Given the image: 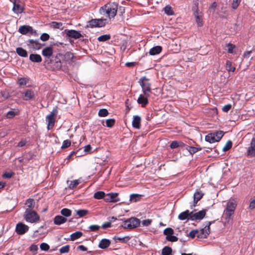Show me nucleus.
<instances>
[{"mask_svg":"<svg viewBox=\"0 0 255 255\" xmlns=\"http://www.w3.org/2000/svg\"><path fill=\"white\" fill-rule=\"evenodd\" d=\"M118 4L115 2L107 3L100 9V13L110 19L114 18L117 12Z\"/></svg>","mask_w":255,"mask_h":255,"instance_id":"f257e3e1","label":"nucleus"},{"mask_svg":"<svg viewBox=\"0 0 255 255\" xmlns=\"http://www.w3.org/2000/svg\"><path fill=\"white\" fill-rule=\"evenodd\" d=\"M237 205V201L234 199H230L227 203L226 207L224 211V218L227 223L232 220V217Z\"/></svg>","mask_w":255,"mask_h":255,"instance_id":"f03ea898","label":"nucleus"},{"mask_svg":"<svg viewBox=\"0 0 255 255\" xmlns=\"http://www.w3.org/2000/svg\"><path fill=\"white\" fill-rule=\"evenodd\" d=\"M23 216L26 222L30 223H38L40 219L39 215L35 210L24 212Z\"/></svg>","mask_w":255,"mask_h":255,"instance_id":"7ed1b4c3","label":"nucleus"},{"mask_svg":"<svg viewBox=\"0 0 255 255\" xmlns=\"http://www.w3.org/2000/svg\"><path fill=\"white\" fill-rule=\"evenodd\" d=\"M140 86L142 88V92L146 97H149L151 93V85L149 82V79L145 77L141 78L138 81Z\"/></svg>","mask_w":255,"mask_h":255,"instance_id":"20e7f679","label":"nucleus"},{"mask_svg":"<svg viewBox=\"0 0 255 255\" xmlns=\"http://www.w3.org/2000/svg\"><path fill=\"white\" fill-rule=\"evenodd\" d=\"M224 132L223 131H217L210 133L205 136V140L210 143L218 142L223 137Z\"/></svg>","mask_w":255,"mask_h":255,"instance_id":"39448f33","label":"nucleus"},{"mask_svg":"<svg viewBox=\"0 0 255 255\" xmlns=\"http://www.w3.org/2000/svg\"><path fill=\"white\" fill-rule=\"evenodd\" d=\"M140 220L136 218H130L124 221L122 227L127 229H132L138 227L140 225Z\"/></svg>","mask_w":255,"mask_h":255,"instance_id":"423d86ee","label":"nucleus"},{"mask_svg":"<svg viewBox=\"0 0 255 255\" xmlns=\"http://www.w3.org/2000/svg\"><path fill=\"white\" fill-rule=\"evenodd\" d=\"M57 114V110L56 108L53 109L50 114L46 117V121L48 122L47 129H51L54 126L55 122V116Z\"/></svg>","mask_w":255,"mask_h":255,"instance_id":"0eeeda50","label":"nucleus"},{"mask_svg":"<svg viewBox=\"0 0 255 255\" xmlns=\"http://www.w3.org/2000/svg\"><path fill=\"white\" fill-rule=\"evenodd\" d=\"M107 19L105 18L93 19L89 22L91 27H102L105 25Z\"/></svg>","mask_w":255,"mask_h":255,"instance_id":"6e6552de","label":"nucleus"},{"mask_svg":"<svg viewBox=\"0 0 255 255\" xmlns=\"http://www.w3.org/2000/svg\"><path fill=\"white\" fill-rule=\"evenodd\" d=\"M21 98L24 101H29L35 97L34 92L31 89H26L21 92Z\"/></svg>","mask_w":255,"mask_h":255,"instance_id":"1a4fd4ad","label":"nucleus"},{"mask_svg":"<svg viewBox=\"0 0 255 255\" xmlns=\"http://www.w3.org/2000/svg\"><path fill=\"white\" fill-rule=\"evenodd\" d=\"M211 222H209L207 225L203 229L198 231L197 237L199 238H205L210 233V226Z\"/></svg>","mask_w":255,"mask_h":255,"instance_id":"9d476101","label":"nucleus"},{"mask_svg":"<svg viewBox=\"0 0 255 255\" xmlns=\"http://www.w3.org/2000/svg\"><path fill=\"white\" fill-rule=\"evenodd\" d=\"M29 229V227L24 224L19 222L17 224L15 228V232L18 235H23L26 233Z\"/></svg>","mask_w":255,"mask_h":255,"instance_id":"9b49d317","label":"nucleus"},{"mask_svg":"<svg viewBox=\"0 0 255 255\" xmlns=\"http://www.w3.org/2000/svg\"><path fill=\"white\" fill-rule=\"evenodd\" d=\"M35 202L33 199L29 198L27 199L24 203V212L34 211L35 208Z\"/></svg>","mask_w":255,"mask_h":255,"instance_id":"f8f14e48","label":"nucleus"},{"mask_svg":"<svg viewBox=\"0 0 255 255\" xmlns=\"http://www.w3.org/2000/svg\"><path fill=\"white\" fill-rule=\"evenodd\" d=\"M206 213V210H203L196 213L191 212V220L192 221L202 220L205 217Z\"/></svg>","mask_w":255,"mask_h":255,"instance_id":"ddd939ff","label":"nucleus"},{"mask_svg":"<svg viewBox=\"0 0 255 255\" xmlns=\"http://www.w3.org/2000/svg\"><path fill=\"white\" fill-rule=\"evenodd\" d=\"M18 31L22 34H26L30 33L31 34H36L35 31L33 30L32 27L29 25H22L19 27Z\"/></svg>","mask_w":255,"mask_h":255,"instance_id":"4468645a","label":"nucleus"},{"mask_svg":"<svg viewBox=\"0 0 255 255\" xmlns=\"http://www.w3.org/2000/svg\"><path fill=\"white\" fill-rule=\"evenodd\" d=\"M13 8L12 10L15 13L19 14L23 12L24 8L22 5V3L18 0V2L16 0L13 2Z\"/></svg>","mask_w":255,"mask_h":255,"instance_id":"2eb2a0df","label":"nucleus"},{"mask_svg":"<svg viewBox=\"0 0 255 255\" xmlns=\"http://www.w3.org/2000/svg\"><path fill=\"white\" fill-rule=\"evenodd\" d=\"M104 200L109 202H116L120 200L118 194L117 193H110L105 195Z\"/></svg>","mask_w":255,"mask_h":255,"instance_id":"dca6fc26","label":"nucleus"},{"mask_svg":"<svg viewBox=\"0 0 255 255\" xmlns=\"http://www.w3.org/2000/svg\"><path fill=\"white\" fill-rule=\"evenodd\" d=\"M27 44L35 49H39L44 44H41L39 42V40L29 39L27 41Z\"/></svg>","mask_w":255,"mask_h":255,"instance_id":"f3484780","label":"nucleus"},{"mask_svg":"<svg viewBox=\"0 0 255 255\" xmlns=\"http://www.w3.org/2000/svg\"><path fill=\"white\" fill-rule=\"evenodd\" d=\"M254 136H255V134ZM248 155L250 156H255V137L252 139L250 146L248 149Z\"/></svg>","mask_w":255,"mask_h":255,"instance_id":"a211bd4d","label":"nucleus"},{"mask_svg":"<svg viewBox=\"0 0 255 255\" xmlns=\"http://www.w3.org/2000/svg\"><path fill=\"white\" fill-rule=\"evenodd\" d=\"M66 35L74 39L80 38V32L75 30H65Z\"/></svg>","mask_w":255,"mask_h":255,"instance_id":"6ab92c4d","label":"nucleus"},{"mask_svg":"<svg viewBox=\"0 0 255 255\" xmlns=\"http://www.w3.org/2000/svg\"><path fill=\"white\" fill-rule=\"evenodd\" d=\"M53 50L51 47H46L42 51V54L47 58H49L53 54Z\"/></svg>","mask_w":255,"mask_h":255,"instance_id":"aec40b11","label":"nucleus"},{"mask_svg":"<svg viewBox=\"0 0 255 255\" xmlns=\"http://www.w3.org/2000/svg\"><path fill=\"white\" fill-rule=\"evenodd\" d=\"M191 212H190L189 210H186L178 215V219L180 220H191Z\"/></svg>","mask_w":255,"mask_h":255,"instance_id":"412c9836","label":"nucleus"},{"mask_svg":"<svg viewBox=\"0 0 255 255\" xmlns=\"http://www.w3.org/2000/svg\"><path fill=\"white\" fill-rule=\"evenodd\" d=\"M67 221V218L60 215H57L55 216L53 220L54 223L57 225H60L61 224L65 223V222H66Z\"/></svg>","mask_w":255,"mask_h":255,"instance_id":"4be33fe9","label":"nucleus"},{"mask_svg":"<svg viewBox=\"0 0 255 255\" xmlns=\"http://www.w3.org/2000/svg\"><path fill=\"white\" fill-rule=\"evenodd\" d=\"M148 97H146L144 94H140L137 99V103L141 104L142 107H144L148 104Z\"/></svg>","mask_w":255,"mask_h":255,"instance_id":"5701e85b","label":"nucleus"},{"mask_svg":"<svg viewBox=\"0 0 255 255\" xmlns=\"http://www.w3.org/2000/svg\"><path fill=\"white\" fill-rule=\"evenodd\" d=\"M194 14L196 18V21L198 26H200L203 25L202 22V13L198 10L194 11Z\"/></svg>","mask_w":255,"mask_h":255,"instance_id":"b1692460","label":"nucleus"},{"mask_svg":"<svg viewBox=\"0 0 255 255\" xmlns=\"http://www.w3.org/2000/svg\"><path fill=\"white\" fill-rule=\"evenodd\" d=\"M140 117L138 116H134L133 118L132 125L134 128L139 129L140 128Z\"/></svg>","mask_w":255,"mask_h":255,"instance_id":"393cba45","label":"nucleus"},{"mask_svg":"<svg viewBox=\"0 0 255 255\" xmlns=\"http://www.w3.org/2000/svg\"><path fill=\"white\" fill-rule=\"evenodd\" d=\"M162 51V47L160 46H156L151 48L149 51V54L150 55H155L159 54Z\"/></svg>","mask_w":255,"mask_h":255,"instance_id":"a878e982","label":"nucleus"},{"mask_svg":"<svg viewBox=\"0 0 255 255\" xmlns=\"http://www.w3.org/2000/svg\"><path fill=\"white\" fill-rule=\"evenodd\" d=\"M43 226H41L38 229L34 232L33 236L35 238H42L45 236L46 232L42 231Z\"/></svg>","mask_w":255,"mask_h":255,"instance_id":"bb28decb","label":"nucleus"},{"mask_svg":"<svg viewBox=\"0 0 255 255\" xmlns=\"http://www.w3.org/2000/svg\"><path fill=\"white\" fill-rule=\"evenodd\" d=\"M29 59L32 62L36 63H39L42 61L41 56L37 54H31L29 55Z\"/></svg>","mask_w":255,"mask_h":255,"instance_id":"cd10ccee","label":"nucleus"},{"mask_svg":"<svg viewBox=\"0 0 255 255\" xmlns=\"http://www.w3.org/2000/svg\"><path fill=\"white\" fill-rule=\"evenodd\" d=\"M63 24L61 22L52 21L49 23L50 27L54 29L62 30L64 28Z\"/></svg>","mask_w":255,"mask_h":255,"instance_id":"c85d7f7f","label":"nucleus"},{"mask_svg":"<svg viewBox=\"0 0 255 255\" xmlns=\"http://www.w3.org/2000/svg\"><path fill=\"white\" fill-rule=\"evenodd\" d=\"M110 240L106 239H102L99 244V247L101 249H105L110 246Z\"/></svg>","mask_w":255,"mask_h":255,"instance_id":"c756f323","label":"nucleus"},{"mask_svg":"<svg viewBox=\"0 0 255 255\" xmlns=\"http://www.w3.org/2000/svg\"><path fill=\"white\" fill-rule=\"evenodd\" d=\"M17 54L22 57H26L28 56V53L26 50L22 47H17L16 48Z\"/></svg>","mask_w":255,"mask_h":255,"instance_id":"7c9ffc66","label":"nucleus"},{"mask_svg":"<svg viewBox=\"0 0 255 255\" xmlns=\"http://www.w3.org/2000/svg\"><path fill=\"white\" fill-rule=\"evenodd\" d=\"M83 151L81 153V156H84L88 154L92 153L94 151L93 148L90 144L85 146L84 147Z\"/></svg>","mask_w":255,"mask_h":255,"instance_id":"2f4dec72","label":"nucleus"},{"mask_svg":"<svg viewBox=\"0 0 255 255\" xmlns=\"http://www.w3.org/2000/svg\"><path fill=\"white\" fill-rule=\"evenodd\" d=\"M142 195L138 194H132L130 196V201L131 202H136L139 201Z\"/></svg>","mask_w":255,"mask_h":255,"instance_id":"473e14b6","label":"nucleus"},{"mask_svg":"<svg viewBox=\"0 0 255 255\" xmlns=\"http://www.w3.org/2000/svg\"><path fill=\"white\" fill-rule=\"evenodd\" d=\"M203 195V194L201 192L197 191L195 192L194 194V202L197 203L202 198Z\"/></svg>","mask_w":255,"mask_h":255,"instance_id":"72a5a7b5","label":"nucleus"},{"mask_svg":"<svg viewBox=\"0 0 255 255\" xmlns=\"http://www.w3.org/2000/svg\"><path fill=\"white\" fill-rule=\"evenodd\" d=\"M61 214L62 215V216L64 217H68L71 215V211L67 208H63L60 211Z\"/></svg>","mask_w":255,"mask_h":255,"instance_id":"f704fd0d","label":"nucleus"},{"mask_svg":"<svg viewBox=\"0 0 255 255\" xmlns=\"http://www.w3.org/2000/svg\"><path fill=\"white\" fill-rule=\"evenodd\" d=\"M184 145V144L181 141H172L170 145V147L171 148H175L176 147H178L179 146H183Z\"/></svg>","mask_w":255,"mask_h":255,"instance_id":"c9c22d12","label":"nucleus"},{"mask_svg":"<svg viewBox=\"0 0 255 255\" xmlns=\"http://www.w3.org/2000/svg\"><path fill=\"white\" fill-rule=\"evenodd\" d=\"M226 68L229 72H233L235 70V67L234 66H232V62L230 61H227L226 65Z\"/></svg>","mask_w":255,"mask_h":255,"instance_id":"e433bc0d","label":"nucleus"},{"mask_svg":"<svg viewBox=\"0 0 255 255\" xmlns=\"http://www.w3.org/2000/svg\"><path fill=\"white\" fill-rule=\"evenodd\" d=\"M94 197L95 199H101L105 198V193L103 191H98L95 193Z\"/></svg>","mask_w":255,"mask_h":255,"instance_id":"4c0bfd02","label":"nucleus"},{"mask_svg":"<svg viewBox=\"0 0 255 255\" xmlns=\"http://www.w3.org/2000/svg\"><path fill=\"white\" fill-rule=\"evenodd\" d=\"M110 38L111 35L110 34H105L99 36L98 40L99 41L104 42L109 40Z\"/></svg>","mask_w":255,"mask_h":255,"instance_id":"58836bf2","label":"nucleus"},{"mask_svg":"<svg viewBox=\"0 0 255 255\" xmlns=\"http://www.w3.org/2000/svg\"><path fill=\"white\" fill-rule=\"evenodd\" d=\"M109 112L106 109H101L99 111L98 115L101 117H105L108 115Z\"/></svg>","mask_w":255,"mask_h":255,"instance_id":"ea45409f","label":"nucleus"},{"mask_svg":"<svg viewBox=\"0 0 255 255\" xmlns=\"http://www.w3.org/2000/svg\"><path fill=\"white\" fill-rule=\"evenodd\" d=\"M171 248L169 247H165L162 250V255H170L171 253Z\"/></svg>","mask_w":255,"mask_h":255,"instance_id":"a19ab883","label":"nucleus"},{"mask_svg":"<svg viewBox=\"0 0 255 255\" xmlns=\"http://www.w3.org/2000/svg\"><path fill=\"white\" fill-rule=\"evenodd\" d=\"M232 146V142L231 140H228L223 148V151L226 152L229 150Z\"/></svg>","mask_w":255,"mask_h":255,"instance_id":"79ce46f5","label":"nucleus"},{"mask_svg":"<svg viewBox=\"0 0 255 255\" xmlns=\"http://www.w3.org/2000/svg\"><path fill=\"white\" fill-rule=\"evenodd\" d=\"M164 12L168 15L173 14V11L171 6L169 5L166 6L164 8Z\"/></svg>","mask_w":255,"mask_h":255,"instance_id":"37998d69","label":"nucleus"},{"mask_svg":"<svg viewBox=\"0 0 255 255\" xmlns=\"http://www.w3.org/2000/svg\"><path fill=\"white\" fill-rule=\"evenodd\" d=\"M80 238V231H77L70 235V240L74 241Z\"/></svg>","mask_w":255,"mask_h":255,"instance_id":"c03bdc74","label":"nucleus"},{"mask_svg":"<svg viewBox=\"0 0 255 255\" xmlns=\"http://www.w3.org/2000/svg\"><path fill=\"white\" fill-rule=\"evenodd\" d=\"M70 246L69 245H66L63 246L59 249V252L61 254H66L68 253L69 251Z\"/></svg>","mask_w":255,"mask_h":255,"instance_id":"a18cd8bd","label":"nucleus"},{"mask_svg":"<svg viewBox=\"0 0 255 255\" xmlns=\"http://www.w3.org/2000/svg\"><path fill=\"white\" fill-rule=\"evenodd\" d=\"M115 123V121L113 119H109L106 120V126L109 128L112 127Z\"/></svg>","mask_w":255,"mask_h":255,"instance_id":"49530a36","label":"nucleus"},{"mask_svg":"<svg viewBox=\"0 0 255 255\" xmlns=\"http://www.w3.org/2000/svg\"><path fill=\"white\" fill-rule=\"evenodd\" d=\"M173 230L170 228H167L164 230V234L166 235V237L173 235Z\"/></svg>","mask_w":255,"mask_h":255,"instance_id":"de8ad7c7","label":"nucleus"},{"mask_svg":"<svg viewBox=\"0 0 255 255\" xmlns=\"http://www.w3.org/2000/svg\"><path fill=\"white\" fill-rule=\"evenodd\" d=\"M79 184V180H75L71 181L70 184L69 185V187L70 189H74Z\"/></svg>","mask_w":255,"mask_h":255,"instance_id":"09e8293b","label":"nucleus"},{"mask_svg":"<svg viewBox=\"0 0 255 255\" xmlns=\"http://www.w3.org/2000/svg\"><path fill=\"white\" fill-rule=\"evenodd\" d=\"M49 248V246L45 243H43L40 245V248L42 251H47Z\"/></svg>","mask_w":255,"mask_h":255,"instance_id":"8fccbe9b","label":"nucleus"},{"mask_svg":"<svg viewBox=\"0 0 255 255\" xmlns=\"http://www.w3.org/2000/svg\"><path fill=\"white\" fill-rule=\"evenodd\" d=\"M71 145V141L69 140H64L62 145L61 146L62 149H65L69 146H70Z\"/></svg>","mask_w":255,"mask_h":255,"instance_id":"3c124183","label":"nucleus"},{"mask_svg":"<svg viewBox=\"0 0 255 255\" xmlns=\"http://www.w3.org/2000/svg\"><path fill=\"white\" fill-rule=\"evenodd\" d=\"M241 1V0H233L232 7L234 9H236L238 7Z\"/></svg>","mask_w":255,"mask_h":255,"instance_id":"603ef678","label":"nucleus"},{"mask_svg":"<svg viewBox=\"0 0 255 255\" xmlns=\"http://www.w3.org/2000/svg\"><path fill=\"white\" fill-rule=\"evenodd\" d=\"M227 47V51L229 53H233V49L235 48V45H233L231 43H228L226 44Z\"/></svg>","mask_w":255,"mask_h":255,"instance_id":"864d4df0","label":"nucleus"},{"mask_svg":"<svg viewBox=\"0 0 255 255\" xmlns=\"http://www.w3.org/2000/svg\"><path fill=\"white\" fill-rule=\"evenodd\" d=\"M28 81L25 78H20L18 79V84L20 86L26 85Z\"/></svg>","mask_w":255,"mask_h":255,"instance_id":"5fc2aeb1","label":"nucleus"},{"mask_svg":"<svg viewBox=\"0 0 255 255\" xmlns=\"http://www.w3.org/2000/svg\"><path fill=\"white\" fill-rule=\"evenodd\" d=\"M49 37L50 36L48 34L44 33L41 35L40 38L43 41H46L49 39Z\"/></svg>","mask_w":255,"mask_h":255,"instance_id":"6e6d98bb","label":"nucleus"},{"mask_svg":"<svg viewBox=\"0 0 255 255\" xmlns=\"http://www.w3.org/2000/svg\"><path fill=\"white\" fill-rule=\"evenodd\" d=\"M0 94L1 97L5 99H7L10 97V95L7 91H1L0 92Z\"/></svg>","mask_w":255,"mask_h":255,"instance_id":"4d7b16f0","label":"nucleus"},{"mask_svg":"<svg viewBox=\"0 0 255 255\" xmlns=\"http://www.w3.org/2000/svg\"><path fill=\"white\" fill-rule=\"evenodd\" d=\"M89 228L91 231L95 232L100 229V226L97 225H93L89 226Z\"/></svg>","mask_w":255,"mask_h":255,"instance_id":"13d9d810","label":"nucleus"},{"mask_svg":"<svg viewBox=\"0 0 255 255\" xmlns=\"http://www.w3.org/2000/svg\"><path fill=\"white\" fill-rule=\"evenodd\" d=\"M130 238L129 236H126L124 237H117V240L119 241L124 242H128L130 240Z\"/></svg>","mask_w":255,"mask_h":255,"instance_id":"bf43d9fd","label":"nucleus"},{"mask_svg":"<svg viewBox=\"0 0 255 255\" xmlns=\"http://www.w3.org/2000/svg\"><path fill=\"white\" fill-rule=\"evenodd\" d=\"M166 239L170 242H176L178 240V238L172 235L166 237Z\"/></svg>","mask_w":255,"mask_h":255,"instance_id":"052dcab7","label":"nucleus"},{"mask_svg":"<svg viewBox=\"0 0 255 255\" xmlns=\"http://www.w3.org/2000/svg\"><path fill=\"white\" fill-rule=\"evenodd\" d=\"M255 208V197H254L253 198H252L251 199V202L250 204V206H249V208L250 209L253 210Z\"/></svg>","mask_w":255,"mask_h":255,"instance_id":"680f3d73","label":"nucleus"},{"mask_svg":"<svg viewBox=\"0 0 255 255\" xmlns=\"http://www.w3.org/2000/svg\"><path fill=\"white\" fill-rule=\"evenodd\" d=\"M232 108V105L231 104H228L225 105L222 108V111L224 112H228Z\"/></svg>","mask_w":255,"mask_h":255,"instance_id":"e2e57ef3","label":"nucleus"},{"mask_svg":"<svg viewBox=\"0 0 255 255\" xmlns=\"http://www.w3.org/2000/svg\"><path fill=\"white\" fill-rule=\"evenodd\" d=\"M151 220L150 219H147L142 221L141 224L143 226H148L151 224Z\"/></svg>","mask_w":255,"mask_h":255,"instance_id":"0e129e2a","label":"nucleus"},{"mask_svg":"<svg viewBox=\"0 0 255 255\" xmlns=\"http://www.w3.org/2000/svg\"><path fill=\"white\" fill-rule=\"evenodd\" d=\"M198 230H192L189 233V237L194 238L195 236L197 237Z\"/></svg>","mask_w":255,"mask_h":255,"instance_id":"69168bd1","label":"nucleus"},{"mask_svg":"<svg viewBox=\"0 0 255 255\" xmlns=\"http://www.w3.org/2000/svg\"><path fill=\"white\" fill-rule=\"evenodd\" d=\"M13 174V172H6L4 173H3L2 177L4 178H10L12 176Z\"/></svg>","mask_w":255,"mask_h":255,"instance_id":"338daca9","label":"nucleus"},{"mask_svg":"<svg viewBox=\"0 0 255 255\" xmlns=\"http://www.w3.org/2000/svg\"><path fill=\"white\" fill-rule=\"evenodd\" d=\"M54 61H55L56 64V67L57 68L61 67V63L60 59L58 58L57 56L55 57Z\"/></svg>","mask_w":255,"mask_h":255,"instance_id":"774afa93","label":"nucleus"}]
</instances>
